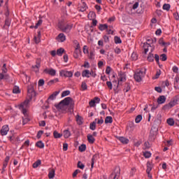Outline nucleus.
Masks as SVG:
<instances>
[{
	"mask_svg": "<svg viewBox=\"0 0 179 179\" xmlns=\"http://www.w3.org/2000/svg\"><path fill=\"white\" fill-rule=\"evenodd\" d=\"M55 107L59 111L62 112L66 111L67 108L73 110V107H75V101H73L72 98L66 97L61 101L59 104L56 105Z\"/></svg>",
	"mask_w": 179,
	"mask_h": 179,
	"instance_id": "obj_1",
	"label": "nucleus"
},
{
	"mask_svg": "<svg viewBox=\"0 0 179 179\" xmlns=\"http://www.w3.org/2000/svg\"><path fill=\"white\" fill-rule=\"evenodd\" d=\"M57 27H59L61 31L63 33H71V30H72V27H73V24L72 23H66L64 24L62 21L59 22Z\"/></svg>",
	"mask_w": 179,
	"mask_h": 179,
	"instance_id": "obj_2",
	"label": "nucleus"
},
{
	"mask_svg": "<svg viewBox=\"0 0 179 179\" xmlns=\"http://www.w3.org/2000/svg\"><path fill=\"white\" fill-rule=\"evenodd\" d=\"M145 72L143 70H137L134 75V78L135 79L136 82H142V79L145 75Z\"/></svg>",
	"mask_w": 179,
	"mask_h": 179,
	"instance_id": "obj_3",
	"label": "nucleus"
},
{
	"mask_svg": "<svg viewBox=\"0 0 179 179\" xmlns=\"http://www.w3.org/2000/svg\"><path fill=\"white\" fill-rule=\"evenodd\" d=\"M29 103H30V101L26 100L19 106L20 110H21L24 115H27V108H29Z\"/></svg>",
	"mask_w": 179,
	"mask_h": 179,
	"instance_id": "obj_4",
	"label": "nucleus"
},
{
	"mask_svg": "<svg viewBox=\"0 0 179 179\" xmlns=\"http://www.w3.org/2000/svg\"><path fill=\"white\" fill-rule=\"evenodd\" d=\"M59 75L60 76H65V78H72L73 73L72 71L62 70L60 71Z\"/></svg>",
	"mask_w": 179,
	"mask_h": 179,
	"instance_id": "obj_5",
	"label": "nucleus"
},
{
	"mask_svg": "<svg viewBox=\"0 0 179 179\" xmlns=\"http://www.w3.org/2000/svg\"><path fill=\"white\" fill-rule=\"evenodd\" d=\"M121 174L120 167L115 168V173L111 174V178L113 179L120 178V175Z\"/></svg>",
	"mask_w": 179,
	"mask_h": 179,
	"instance_id": "obj_6",
	"label": "nucleus"
},
{
	"mask_svg": "<svg viewBox=\"0 0 179 179\" xmlns=\"http://www.w3.org/2000/svg\"><path fill=\"white\" fill-rule=\"evenodd\" d=\"M28 96L29 97H33V96H36V92H34V87L33 85H29L28 89Z\"/></svg>",
	"mask_w": 179,
	"mask_h": 179,
	"instance_id": "obj_7",
	"label": "nucleus"
},
{
	"mask_svg": "<svg viewBox=\"0 0 179 179\" xmlns=\"http://www.w3.org/2000/svg\"><path fill=\"white\" fill-rule=\"evenodd\" d=\"M8 132H9V126L4 125L2 127L0 134L2 136H5V135H8Z\"/></svg>",
	"mask_w": 179,
	"mask_h": 179,
	"instance_id": "obj_8",
	"label": "nucleus"
},
{
	"mask_svg": "<svg viewBox=\"0 0 179 179\" xmlns=\"http://www.w3.org/2000/svg\"><path fill=\"white\" fill-rule=\"evenodd\" d=\"M96 103L99 104L100 103V98L96 96L94 98V99L91 100L89 102L90 107H95L96 106Z\"/></svg>",
	"mask_w": 179,
	"mask_h": 179,
	"instance_id": "obj_9",
	"label": "nucleus"
},
{
	"mask_svg": "<svg viewBox=\"0 0 179 179\" xmlns=\"http://www.w3.org/2000/svg\"><path fill=\"white\" fill-rule=\"evenodd\" d=\"M44 72L45 73H48V75H50V76H55L57 75V71L54 69H45Z\"/></svg>",
	"mask_w": 179,
	"mask_h": 179,
	"instance_id": "obj_10",
	"label": "nucleus"
},
{
	"mask_svg": "<svg viewBox=\"0 0 179 179\" xmlns=\"http://www.w3.org/2000/svg\"><path fill=\"white\" fill-rule=\"evenodd\" d=\"M57 94H59V91H56V92H53L52 94H51L48 97L47 102L50 103V101H52V100H55V99H57Z\"/></svg>",
	"mask_w": 179,
	"mask_h": 179,
	"instance_id": "obj_11",
	"label": "nucleus"
},
{
	"mask_svg": "<svg viewBox=\"0 0 179 179\" xmlns=\"http://www.w3.org/2000/svg\"><path fill=\"white\" fill-rule=\"evenodd\" d=\"M41 64V61L40 59H37L36 62V65L32 66L33 71H34V72H38Z\"/></svg>",
	"mask_w": 179,
	"mask_h": 179,
	"instance_id": "obj_12",
	"label": "nucleus"
},
{
	"mask_svg": "<svg viewBox=\"0 0 179 179\" xmlns=\"http://www.w3.org/2000/svg\"><path fill=\"white\" fill-rule=\"evenodd\" d=\"M178 101V99H174L171 101L170 103H169V104L166 105L165 107H168V108H171L177 104Z\"/></svg>",
	"mask_w": 179,
	"mask_h": 179,
	"instance_id": "obj_13",
	"label": "nucleus"
},
{
	"mask_svg": "<svg viewBox=\"0 0 179 179\" xmlns=\"http://www.w3.org/2000/svg\"><path fill=\"white\" fill-rule=\"evenodd\" d=\"M158 104H164L166 103V96L164 95L159 96L157 99Z\"/></svg>",
	"mask_w": 179,
	"mask_h": 179,
	"instance_id": "obj_14",
	"label": "nucleus"
},
{
	"mask_svg": "<svg viewBox=\"0 0 179 179\" xmlns=\"http://www.w3.org/2000/svg\"><path fill=\"white\" fill-rule=\"evenodd\" d=\"M118 140L122 143H124V145H127V143H129V140L125 137H119Z\"/></svg>",
	"mask_w": 179,
	"mask_h": 179,
	"instance_id": "obj_15",
	"label": "nucleus"
},
{
	"mask_svg": "<svg viewBox=\"0 0 179 179\" xmlns=\"http://www.w3.org/2000/svg\"><path fill=\"white\" fill-rule=\"evenodd\" d=\"M83 78H90V71L89 70H84L82 72Z\"/></svg>",
	"mask_w": 179,
	"mask_h": 179,
	"instance_id": "obj_16",
	"label": "nucleus"
},
{
	"mask_svg": "<svg viewBox=\"0 0 179 179\" xmlns=\"http://www.w3.org/2000/svg\"><path fill=\"white\" fill-rule=\"evenodd\" d=\"M149 47H150V44L148 43H144L143 48L144 49L145 54H148V52H149Z\"/></svg>",
	"mask_w": 179,
	"mask_h": 179,
	"instance_id": "obj_17",
	"label": "nucleus"
},
{
	"mask_svg": "<svg viewBox=\"0 0 179 179\" xmlns=\"http://www.w3.org/2000/svg\"><path fill=\"white\" fill-rule=\"evenodd\" d=\"M152 169H153V165H152V163H150V162H148L146 173H150V171H152Z\"/></svg>",
	"mask_w": 179,
	"mask_h": 179,
	"instance_id": "obj_18",
	"label": "nucleus"
},
{
	"mask_svg": "<svg viewBox=\"0 0 179 179\" xmlns=\"http://www.w3.org/2000/svg\"><path fill=\"white\" fill-rule=\"evenodd\" d=\"M97 157H99V155L95 154L94 155H93L91 159V169H93L94 166V162L96 161V159H97Z\"/></svg>",
	"mask_w": 179,
	"mask_h": 179,
	"instance_id": "obj_19",
	"label": "nucleus"
},
{
	"mask_svg": "<svg viewBox=\"0 0 179 179\" xmlns=\"http://www.w3.org/2000/svg\"><path fill=\"white\" fill-rule=\"evenodd\" d=\"M96 121H97V119H95L94 122L90 123V129H91L92 131H94L96 129Z\"/></svg>",
	"mask_w": 179,
	"mask_h": 179,
	"instance_id": "obj_20",
	"label": "nucleus"
},
{
	"mask_svg": "<svg viewBox=\"0 0 179 179\" xmlns=\"http://www.w3.org/2000/svg\"><path fill=\"white\" fill-rule=\"evenodd\" d=\"M81 52H82V50L75 49L74 54H73L74 58H76V59L77 58H79V56L80 55Z\"/></svg>",
	"mask_w": 179,
	"mask_h": 179,
	"instance_id": "obj_21",
	"label": "nucleus"
},
{
	"mask_svg": "<svg viewBox=\"0 0 179 179\" xmlns=\"http://www.w3.org/2000/svg\"><path fill=\"white\" fill-rule=\"evenodd\" d=\"M57 37L62 43H64V41L66 40V36H65V34H64L63 33L59 34Z\"/></svg>",
	"mask_w": 179,
	"mask_h": 179,
	"instance_id": "obj_22",
	"label": "nucleus"
},
{
	"mask_svg": "<svg viewBox=\"0 0 179 179\" xmlns=\"http://www.w3.org/2000/svg\"><path fill=\"white\" fill-rule=\"evenodd\" d=\"M87 138L89 143H94V141H96V139H94V137H93L92 134H88Z\"/></svg>",
	"mask_w": 179,
	"mask_h": 179,
	"instance_id": "obj_23",
	"label": "nucleus"
},
{
	"mask_svg": "<svg viewBox=\"0 0 179 179\" xmlns=\"http://www.w3.org/2000/svg\"><path fill=\"white\" fill-rule=\"evenodd\" d=\"M159 44H160V45H164V47H167L168 45H170V43L164 42V39H163V38H161L159 40Z\"/></svg>",
	"mask_w": 179,
	"mask_h": 179,
	"instance_id": "obj_24",
	"label": "nucleus"
},
{
	"mask_svg": "<svg viewBox=\"0 0 179 179\" xmlns=\"http://www.w3.org/2000/svg\"><path fill=\"white\" fill-rule=\"evenodd\" d=\"M48 177L50 179H52L54 177H55V169H50L48 173Z\"/></svg>",
	"mask_w": 179,
	"mask_h": 179,
	"instance_id": "obj_25",
	"label": "nucleus"
},
{
	"mask_svg": "<svg viewBox=\"0 0 179 179\" xmlns=\"http://www.w3.org/2000/svg\"><path fill=\"white\" fill-rule=\"evenodd\" d=\"M63 136L65 138H69L71 136V131L69 129H66L63 131Z\"/></svg>",
	"mask_w": 179,
	"mask_h": 179,
	"instance_id": "obj_26",
	"label": "nucleus"
},
{
	"mask_svg": "<svg viewBox=\"0 0 179 179\" xmlns=\"http://www.w3.org/2000/svg\"><path fill=\"white\" fill-rule=\"evenodd\" d=\"M87 9V5L86 4V3H85L84 1H83V5L82 6L80 7V12H85V10H86Z\"/></svg>",
	"mask_w": 179,
	"mask_h": 179,
	"instance_id": "obj_27",
	"label": "nucleus"
},
{
	"mask_svg": "<svg viewBox=\"0 0 179 179\" xmlns=\"http://www.w3.org/2000/svg\"><path fill=\"white\" fill-rule=\"evenodd\" d=\"M125 80H126L125 76L122 74H120L118 82H117V85H121V82H125Z\"/></svg>",
	"mask_w": 179,
	"mask_h": 179,
	"instance_id": "obj_28",
	"label": "nucleus"
},
{
	"mask_svg": "<svg viewBox=\"0 0 179 179\" xmlns=\"http://www.w3.org/2000/svg\"><path fill=\"white\" fill-rule=\"evenodd\" d=\"M3 79H9V75L0 73V82H1Z\"/></svg>",
	"mask_w": 179,
	"mask_h": 179,
	"instance_id": "obj_29",
	"label": "nucleus"
},
{
	"mask_svg": "<svg viewBox=\"0 0 179 179\" xmlns=\"http://www.w3.org/2000/svg\"><path fill=\"white\" fill-rule=\"evenodd\" d=\"M64 52H65V50L62 48H60L57 51V55H58L59 57H62V54L64 53Z\"/></svg>",
	"mask_w": 179,
	"mask_h": 179,
	"instance_id": "obj_30",
	"label": "nucleus"
},
{
	"mask_svg": "<svg viewBox=\"0 0 179 179\" xmlns=\"http://www.w3.org/2000/svg\"><path fill=\"white\" fill-rule=\"evenodd\" d=\"M113 123V117L111 116H107L105 119V124Z\"/></svg>",
	"mask_w": 179,
	"mask_h": 179,
	"instance_id": "obj_31",
	"label": "nucleus"
},
{
	"mask_svg": "<svg viewBox=\"0 0 179 179\" xmlns=\"http://www.w3.org/2000/svg\"><path fill=\"white\" fill-rule=\"evenodd\" d=\"M107 29H108V25H107L106 24L99 25V30H101V31L107 30Z\"/></svg>",
	"mask_w": 179,
	"mask_h": 179,
	"instance_id": "obj_32",
	"label": "nucleus"
},
{
	"mask_svg": "<svg viewBox=\"0 0 179 179\" xmlns=\"http://www.w3.org/2000/svg\"><path fill=\"white\" fill-rule=\"evenodd\" d=\"M76 120L78 125H82V124H83V122L82 121V117L79 116V115H76Z\"/></svg>",
	"mask_w": 179,
	"mask_h": 179,
	"instance_id": "obj_33",
	"label": "nucleus"
},
{
	"mask_svg": "<svg viewBox=\"0 0 179 179\" xmlns=\"http://www.w3.org/2000/svg\"><path fill=\"white\" fill-rule=\"evenodd\" d=\"M36 146L37 148H39V149H43L44 148V144L43 143V141H38L36 143Z\"/></svg>",
	"mask_w": 179,
	"mask_h": 179,
	"instance_id": "obj_34",
	"label": "nucleus"
},
{
	"mask_svg": "<svg viewBox=\"0 0 179 179\" xmlns=\"http://www.w3.org/2000/svg\"><path fill=\"white\" fill-rule=\"evenodd\" d=\"M114 41L115 44H121V43H122L121 38L117 36L114 37Z\"/></svg>",
	"mask_w": 179,
	"mask_h": 179,
	"instance_id": "obj_35",
	"label": "nucleus"
},
{
	"mask_svg": "<svg viewBox=\"0 0 179 179\" xmlns=\"http://www.w3.org/2000/svg\"><path fill=\"white\" fill-rule=\"evenodd\" d=\"M148 61H149V62H153L155 61V56L152 53L149 54L148 57Z\"/></svg>",
	"mask_w": 179,
	"mask_h": 179,
	"instance_id": "obj_36",
	"label": "nucleus"
},
{
	"mask_svg": "<svg viewBox=\"0 0 179 179\" xmlns=\"http://www.w3.org/2000/svg\"><path fill=\"white\" fill-rule=\"evenodd\" d=\"M40 164H41V160L38 159L33 164V168L37 169V167H38Z\"/></svg>",
	"mask_w": 179,
	"mask_h": 179,
	"instance_id": "obj_37",
	"label": "nucleus"
},
{
	"mask_svg": "<svg viewBox=\"0 0 179 179\" xmlns=\"http://www.w3.org/2000/svg\"><path fill=\"white\" fill-rule=\"evenodd\" d=\"M167 124H168V125H170L171 127H173V125H174V119L169 118L167 120Z\"/></svg>",
	"mask_w": 179,
	"mask_h": 179,
	"instance_id": "obj_38",
	"label": "nucleus"
},
{
	"mask_svg": "<svg viewBox=\"0 0 179 179\" xmlns=\"http://www.w3.org/2000/svg\"><path fill=\"white\" fill-rule=\"evenodd\" d=\"M81 89L83 92H85V90H87V85L85 82H83L81 84Z\"/></svg>",
	"mask_w": 179,
	"mask_h": 179,
	"instance_id": "obj_39",
	"label": "nucleus"
},
{
	"mask_svg": "<svg viewBox=\"0 0 179 179\" xmlns=\"http://www.w3.org/2000/svg\"><path fill=\"white\" fill-rule=\"evenodd\" d=\"M142 121V115H138L136 116L135 122L136 124H139Z\"/></svg>",
	"mask_w": 179,
	"mask_h": 179,
	"instance_id": "obj_40",
	"label": "nucleus"
},
{
	"mask_svg": "<svg viewBox=\"0 0 179 179\" xmlns=\"http://www.w3.org/2000/svg\"><path fill=\"white\" fill-rule=\"evenodd\" d=\"M53 136H54V138H61V136H62V134L58 133V131H55L53 132Z\"/></svg>",
	"mask_w": 179,
	"mask_h": 179,
	"instance_id": "obj_41",
	"label": "nucleus"
},
{
	"mask_svg": "<svg viewBox=\"0 0 179 179\" xmlns=\"http://www.w3.org/2000/svg\"><path fill=\"white\" fill-rule=\"evenodd\" d=\"M41 37H40V36H34V42L36 43V44H38V43H40V41H41Z\"/></svg>",
	"mask_w": 179,
	"mask_h": 179,
	"instance_id": "obj_42",
	"label": "nucleus"
},
{
	"mask_svg": "<svg viewBox=\"0 0 179 179\" xmlns=\"http://www.w3.org/2000/svg\"><path fill=\"white\" fill-rule=\"evenodd\" d=\"M71 92L69 90L64 91L62 94V97H66V96H69Z\"/></svg>",
	"mask_w": 179,
	"mask_h": 179,
	"instance_id": "obj_43",
	"label": "nucleus"
},
{
	"mask_svg": "<svg viewBox=\"0 0 179 179\" xmlns=\"http://www.w3.org/2000/svg\"><path fill=\"white\" fill-rule=\"evenodd\" d=\"M2 73H6L8 72V69L6 68V64H4L1 68Z\"/></svg>",
	"mask_w": 179,
	"mask_h": 179,
	"instance_id": "obj_44",
	"label": "nucleus"
},
{
	"mask_svg": "<svg viewBox=\"0 0 179 179\" xmlns=\"http://www.w3.org/2000/svg\"><path fill=\"white\" fill-rule=\"evenodd\" d=\"M30 145V141L27 140L24 141V144L22 145V148H29Z\"/></svg>",
	"mask_w": 179,
	"mask_h": 179,
	"instance_id": "obj_45",
	"label": "nucleus"
},
{
	"mask_svg": "<svg viewBox=\"0 0 179 179\" xmlns=\"http://www.w3.org/2000/svg\"><path fill=\"white\" fill-rule=\"evenodd\" d=\"M43 24V20H38V23L34 26V29H38V26H41Z\"/></svg>",
	"mask_w": 179,
	"mask_h": 179,
	"instance_id": "obj_46",
	"label": "nucleus"
},
{
	"mask_svg": "<svg viewBox=\"0 0 179 179\" xmlns=\"http://www.w3.org/2000/svg\"><path fill=\"white\" fill-rule=\"evenodd\" d=\"M162 9H164V10H170V4H164Z\"/></svg>",
	"mask_w": 179,
	"mask_h": 179,
	"instance_id": "obj_47",
	"label": "nucleus"
},
{
	"mask_svg": "<svg viewBox=\"0 0 179 179\" xmlns=\"http://www.w3.org/2000/svg\"><path fill=\"white\" fill-rule=\"evenodd\" d=\"M78 169H81V170H83L85 169V164H83L80 161L78 162Z\"/></svg>",
	"mask_w": 179,
	"mask_h": 179,
	"instance_id": "obj_48",
	"label": "nucleus"
},
{
	"mask_svg": "<svg viewBox=\"0 0 179 179\" xmlns=\"http://www.w3.org/2000/svg\"><path fill=\"white\" fill-rule=\"evenodd\" d=\"M80 152H85L86 150V145L83 144L79 147Z\"/></svg>",
	"mask_w": 179,
	"mask_h": 179,
	"instance_id": "obj_49",
	"label": "nucleus"
},
{
	"mask_svg": "<svg viewBox=\"0 0 179 179\" xmlns=\"http://www.w3.org/2000/svg\"><path fill=\"white\" fill-rule=\"evenodd\" d=\"M88 58L90 59H94V51H91L90 52V55H88Z\"/></svg>",
	"mask_w": 179,
	"mask_h": 179,
	"instance_id": "obj_50",
	"label": "nucleus"
},
{
	"mask_svg": "<svg viewBox=\"0 0 179 179\" xmlns=\"http://www.w3.org/2000/svg\"><path fill=\"white\" fill-rule=\"evenodd\" d=\"M143 156H144V157H145V159H149V157H150V156H152V154L149 152H145L143 153Z\"/></svg>",
	"mask_w": 179,
	"mask_h": 179,
	"instance_id": "obj_51",
	"label": "nucleus"
},
{
	"mask_svg": "<svg viewBox=\"0 0 179 179\" xmlns=\"http://www.w3.org/2000/svg\"><path fill=\"white\" fill-rule=\"evenodd\" d=\"M131 90V87H129V84H126L125 85V88L124 89V92H125V93H128V91Z\"/></svg>",
	"mask_w": 179,
	"mask_h": 179,
	"instance_id": "obj_52",
	"label": "nucleus"
},
{
	"mask_svg": "<svg viewBox=\"0 0 179 179\" xmlns=\"http://www.w3.org/2000/svg\"><path fill=\"white\" fill-rule=\"evenodd\" d=\"M160 59L162 61H167V55L166 54H162L160 55Z\"/></svg>",
	"mask_w": 179,
	"mask_h": 179,
	"instance_id": "obj_53",
	"label": "nucleus"
},
{
	"mask_svg": "<svg viewBox=\"0 0 179 179\" xmlns=\"http://www.w3.org/2000/svg\"><path fill=\"white\" fill-rule=\"evenodd\" d=\"M13 93H15V94L20 93V91L19 90V87L17 86L14 87L13 90Z\"/></svg>",
	"mask_w": 179,
	"mask_h": 179,
	"instance_id": "obj_54",
	"label": "nucleus"
},
{
	"mask_svg": "<svg viewBox=\"0 0 179 179\" xmlns=\"http://www.w3.org/2000/svg\"><path fill=\"white\" fill-rule=\"evenodd\" d=\"M83 52L84 54H89V48H87V45L83 46Z\"/></svg>",
	"mask_w": 179,
	"mask_h": 179,
	"instance_id": "obj_55",
	"label": "nucleus"
},
{
	"mask_svg": "<svg viewBox=\"0 0 179 179\" xmlns=\"http://www.w3.org/2000/svg\"><path fill=\"white\" fill-rule=\"evenodd\" d=\"M104 122V120H103V117H101L100 119H97L96 124L99 125H101Z\"/></svg>",
	"mask_w": 179,
	"mask_h": 179,
	"instance_id": "obj_56",
	"label": "nucleus"
},
{
	"mask_svg": "<svg viewBox=\"0 0 179 179\" xmlns=\"http://www.w3.org/2000/svg\"><path fill=\"white\" fill-rule=\"evenodd\" d=\"M5 26H8V27H9L10 26V20L9 18L6 19Z\"/></svg>",
	"mask_w": 179,
	"mask_h": 179,
	"instance_id": "obj_57",
	"label": "nucleus"
},
{
	"mask_svg": "<svg viewBox=\"0 0 179 179\" xmlns=\"http://www.w3.org/2000/svg\"><path fill=\"white\" fill-rule=\"evenodd\" d=\"M79 173H80V170L79 169H76L73 173V178H75V177H76V176H78V174H79Z\"/></svg>",
	"mask_w": 179,
	"mask_h": 179,
	"instance_id": "obj_58",
	"label": "nucleus"
},
{
	"mask_svg": "<svg viewBox=\"0 0 179 179\" xmlns=\"http://www.w3.org/2000/svg\"><path fill=\"white\" fill-rule=\"evenodd\" d=\"M106 85H107L108 89H110V90H111L113 89V83H111L110 81H108L106 83Z\"/></svg>",
	"mask_w": 179,
	"mask_h": 179,
	"instance_id": "obj_59",
	"label": "nucleus"
},
{
	"mask_svg": "<svg viewBox=\"0 0 179 179\" xmlns=\"http://www.w3.org/2000/svg\"><path fill=\"white\" fill-rule=\"evenodd\" d=\"M110 73H111V67L107 66L106 69V75H110Z\"/></svg>",
	"mask_w": 179,
	"mask_h": 179,
	"instance_id": "obj_60",
	"label": "nucleus"
},
{
	"mask_svg": "<svg viewBox=\"0 0 179 179\" xmlns=\"http://www.w3.org/2000/svg\"><path fill=\"white\" fill-rule=\"evenodd\" d=\"M43 133L44 131L41 130L37 133L36 137L38 138V139H40V138H41V135H43Z\"/></svg>",
	"mask_w": 179,
	"mask_h": 179,
	"instance_id": "obj_61",
	"label": "nucleus"
},
{
	"mask_svg": "<svg viewBox=\"0 0 179 179\" xmlns=\"http://www.w3.org/2000/svg\"><path fill=\"white\" fill-rule=\"evenodd\" d=\"M131 58L134 61H136V59H138V56L136 55V53H132Z\"/></svg>",
	"mask_w": 179,
	"mask_h": 179,
	"instance_id": "obj_62",
	"label": "nucleus"
},
{
	"mask_svg": "<svg viewBox=\"0 0 179 179\" xmlns=\"http://www.w3.org/2000/svg\"><path fill=\"white\" fill-rule=\"evenodd\" d=\"M38 86H44V80L43 79H40L38 83Z\"/></svg>",
	"mask_w": 179,
	"mask_h": 179,
	"instance_id": "obj_63",
	"label": "nucleus"
},
{
	"mask_svg": "<svg viewBox=\"0 0 179 179\" xmlns=\"http://www.w3.org/2000/svg\"><path fill=\"white\" fill-rule=\"evenodd\" d=\"M63 150L64 152H66V150H68V144H66V143L63 144Z\"/></svg>",
	"mask_w": 179,
	"mask_h": 179,
	"instance_id": "obj_64",
	"label": "nucleus"
}]
</instances>
